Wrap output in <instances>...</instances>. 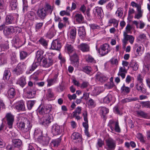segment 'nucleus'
<instances>
[{"label":"nucleus","mask_w":150,"mask_h":150,"mask_svg":"<svg viewBox=\"0 0 150 150\" xmlns=\"http://www.w3.org/2000/svg\"><path fill=\"white\" fill-rule=\"evenodd\" d=\"M22 121L19 122L18 127L24 133L29 132L32 127L31 122L27 118H23Z\"/></svg>","instance_id":"2"},{"label":"nucleus","mask_w":150,"mask_h":150,"mask_svg":"<svg viewBox=\"0 0 150 150\" xmlns=\"http://www.w3.org/2000/svg\"><path fill=\"white\" fill-rule=\"evenodd\" d=\"M16 66L22 73L26 67V65L24 62L19 63Z\"/></svg>","instance_id":"45"},{"label":"nucleus","mask_w":150,"mask_h":150,"mask_svg":"<svg viewBox=\"0 0 150 150\" xmlns=\"http://www.w3.org/2000/svg\"><path fill=\"white\" fill-rule=\"evenodd\" d=\"M77 48L83 52H88L90 50L88 45L86 43H82L79 45Z\"/></svg>","instance_id":"15"},{"label":"nucleus","mask_w":150,"mask_h":150,"mask_svg":"<svg viewBox=\"0 0 150 150\" xmlns=\"http://www.w3.org/2000/svg\"><path fill=\"white\" fill-rule=\"evenodd\" d=\"M47 55L49 56L47 58L45 57L43 58L40 62L42 66L45 67H48L52 65L54 63V61L52 59V56L49 55L48 54Z\"/></svg>","instance_id":"4"},{"label":"nucleus","mask_w":150,"mask_h":150,"mask_svg":"<svg viewBox=\"0 0 150 150\" xmlns=\"http://www.w3.org/2000/svg\"><path fill=\"white\" fill-rule=\"evenodd\" d=\"M50 140V138L47 136H39L38 138V141L45 146H47L49 144Z\"/></svg>","instance_id":"13"},{"label":"nucleus","mask_w":150,"mask_h":150,"mask_svg":"<svg viewBox=\"0 0 150 150\" xmlns=\"http://www.w3.org/2000/svg\"><path fill=\"white\" fill-rule=\"evenodd\" d=\"M36 102L35 100H29L27 102V105L28 110H31Z\"/></svg>","instance_id":"52"},{"label":"nucleus","mask_w":150,"mask_h":150,"mask_svg":"<svg viewBox=\"0 0 150 150\" xmlns=\"http://www.w3.org/2000/svg\"><path fill=\"white\" fill-rule=\"evenodd\" d=\"M101 115L104 117L109 112V109L104 107H101L99 108Z\"/></svg>","instance_id":"31"},{"label":"nucleus","mask_w":150,"mask_h":150,"mask_svg":"<svg viewBox=\"0 0 150 150\" xmlns=\"http://www.w3.org/2000/svg\"><path fill=\"white\" fill-rule=\"evenodd\" d=\"M61 140V139L59 138L58 139L53 140L51 143V145L54 147H57L60 144Z\"/></svg>","instance_id":"48"},{"label":"nucleus","mask_w":150,"mask_h":150,"mask_svg":"<svg viewBox=\"0 0 150 150\" xmlns=\"http://www.w3.org/2000/svg\"><path fill=\"white\" fill-rule=\"evenodd\" d=\"M137 114L138 116L142 117L143 118L150 119V115L143 111H137Z\"/></svg>","instance_id":"24"},{"label":"nucleus","mask_w":150,"mask_h":150,"mask_svg":"<svg viewBox=\"0 0 150 150\" xmlns=\"http://www.w3.org/2000/svg\"><path fill=\"white\" fill-rule=\"evenodd\" d=\"M96 77V79L101 83L105 82L108 79L105 75L99 72L97 73Z\"/></svg>","instance_id":"16"},{"label":"nucleus","mask_w":150,"mask_h":150,"mask_svg":"<svg viewBox=\"0 0 150 150\" xmlns=\"http://www.w3.org/2000/svg\"><path fill=\"white\" fill-rule=\"evenodd\" d=\"M108 150H112V140L111 138H109L106 140Z\"/></svg>","instance_id":"40"},{"label":"nucleus","mask_w":150,"mask_h":150,"mask_svg":"<svg viewBox=\"0 0 150 150\" xmlns=\"http://www.w3.org/2000/svg\"><path fill=\"white\" fill-rule=\"evenodd\" d=\"M128 69H126L124 67H120V68L119 72L118 75L121 76L122 79L125 78V74L127 73V70Z\"/></svg>","instance_id":"25"},{"label":"nucleus","mask_w":150,"mask_h":150,"mask_svg":"<svg viewBox=\"0 0 150 150\" xmlns=\"http://www.w3.org/2000/svg\"><path fill=\"white\" fill-rule=\"evenodd\" d=\"M138 100V99L136 97L134 98H131L130 97L126 98L122 100L121 102L123 103H127L135 101Z\"/></svg>","instance_id":"42"},{"label":"nucleus","mask_w":150,"mask_h":150,"mask_svg":"<svg viewBox=\"0 0 150 150\" xmlns=\"http://www.w3.org/2000/svg\"><path fill=\"white\" fill-rule=\"evenodd\" d=\"M95 11H94V13L95 15H97L98 16H100L103 13V11L101 7H98L95 8Z\"/></svg>","instance_id":"46"},{"label":"nucleus","mask_w":150,"mask_h":150,"mask_svg":"<svg viewBox=\"0 0 150 150\" xmlns=\"http://www.w3.org/2000/svg\"><path fill=\"white\" fill-rule=\"evenodd\" d=\"M76 30L75 28L71 29L69 31V36L72 41H74L76 37Z\"/></svg>","instance_id":"29"},{"label":"nucleus","mask_w":150,"mask_h":150,"mask_svg":"<svg viewBox=\"0 0 150 150\" xmlns=\"http://www.w3.org/2000/svg\"><path fill=\"white\" fill-rule=\"evenodd\" d=\"M61 47V44L57 40H55L52 42L51 46L52 49L59 50Z\"/></svg>","instance_id":"18"},{"label":"nucleus","mask_w":150,"mask_h":150,"mask_svg":"<svg viewBox=\"0 0 150 150\" xmlns=\"http://www.w3.org/2000/svg\"><path fill=\"white\" fill-rule=\"evenodd\" d=\"M114 129L115 131L117 133L121 132V129L119 125L118 121H117L115 122Z\"/></svg>","instance_id":"55"},{"label":"nucleus","mask_w":150,"mask_h":150,"mask_svg":"<svg viewBox=\"0 0 150 150\" xmlns=\"http://www.w3.org/2000/svg\"><path fill=\"white\" fill-rule=\"evenodd\" d=\"M6 7L3 0H0V12L4 11Z\"/></svg>","instance_id":"64"},{"label":"nucleus","mask_w":150,"mask_h":150,"mask_svg":"<svg viewBox=\"0 0 150 150\" xmlns=\"http://www.w3.org/2000/svg\"><path fill=\"white\" fill-rule=\"evenodd\" d=\"M143 84H141L136 83L135 85V87L136 89L138 91L142 92L143 93H145L146 92V91L143 90Z\"/></svg>","instance_id":"36"},{"label":"nucleus","mask_w":150,"mask_h":150,"mask_svg":"<svg viewBox=\"0 0 150 150\" xmlns=\"http://www.w3.org/2000/svg\"><path fill=\"white\" fill-rule=\"evenodd\" d=\"M6 123L10 128L12 127V125L14 121V116L11 113L6 114L5 117Z\"/></svg>","instance_id":"8"},{"label":"nucleus","mask_w":150,"mask_h":150,"mask_svg":"<svg viewBox=\"0 0 150 150\" xmlns=\"http://www.w3.org/2000/svg\"><path fill=\"white\" fill-rule=\"evenodd\" d=\"M137 13L135 14L134 17L135 18L139 19L142 17L143 12L141 11V6L137 7Z\"/></svg>","instance_id":"43"},{"label":"nucleus","mask_w":150,"mask_h":150,"mask_svg":"<svg viewBox=\"0 0 150 150\" xmlns=\"http://www.w3.org/2000/svg\"><path fill=\"white\" fill-rule=\"evenodd\" d=\"M40 124L45 126H48L51 122L50 116L49 115H43L42 117L40 119Z\"/></svg>","instance_id":"10"},{"label":"nucleus","mask_w":150,"mask_h":150,"mask_svg":"<svg viewBox=\"0 0 150 150\" xmlns=\"http://www.w3.org/2000/svg\"><path fill=\"white\" fill-rule=\"evenodd\" d=\"M16 84L19 85L21 87H23L26 84L25 77L22 76L20 77L17 81Z\"/></svg>","instance_id":"17"},{"label":"nucleus","mask_w":150,"mask_h":150,"mask_svg":"<svg viewBox=\"0 0 150 150\" xmlns=\"http://www.w3.org/2000/svg\"><path fill=\"white\" fill-rule=\"evenodd\" d=\"M20 58L21 59H24L27 56L28 53L27 52L24 51L20 52Z\"/></svg>","instance_id":"63"},{"label":"nucleus","mask_w":150,"mask_h":150,"mask_svg":"<svg viewBox=\"0 0 150 150\" xmlns=\"http://www.w3.org/2000/svg\"><path fill=\"white\" fill-rule=\"evenodd\" d=\"M46 96V98L49 100H50L51 98H54V95L51 89H49L47 90Z\"/></svg>","instance_id":"33"},{"label":"nucleus","mask_w":150,"mask_h":150,"mask_svg":"<svg viewBox=\"0 0 150 150\" xmlns=\"http://www.w3.org/2000/svg\"><path fill=\"white\" fill-rule=\"evenodd\" d=\"M18 28L15 26H6L3 31L4 34L7 37H9V35H12L14 33H16L17 32Z\"/></svg>","instance_id":"3"},{"label":"nucleus","mask_w":150,"mask_h":150,"mask_svg":"<svg viewBox=\"0 0 150 150\" xmlns=\"http://www.w3.org/2000/svg\"><path fill=\"white\" fill-rule=\"evenodd\" d=\"M10 71L8 70H5L4 71L3 78L5 80H8L10 76Z\"/></svg>","instance_id":"47"},{"label":"nucleus","mask_w":150,"mask_h":150,"mask_svg":"<svg viewBox=\"0 0 150 150\" xmlns=\"http://www.w3.org/2000/svg\"><path fill=\"white\" fill-rule=\"evenodd\" d=\"M44 52V51L41 50H39L37 51L36 57L38 62H40L43 58H44L43 57Z\"/></svg>","instance_id":"23"},{"label":"nucleus","mask_w":150,"mask_h":150,"mask_svg":"<svg viewBox=\"0 0 150 150\" xmlns=\"http://www.w3.org/2000/svg\"><path fill=\"white\" fill-rule=\"evenodd\" d=\"M120 90L122 93L128 94L130 92L131 89L130 87L126 86L125 84H124L121 87Z\"/></svg>","instance_id":"34"},{"label":"nucleus","mask_w":150,"mask_h":150,"mask_svg":"<svg viewBox=\"0 0 150 150\" xmlns=\"http://www.w3.org/2000/svg\"><path fill=\"white\" fill-rule=\"evenodd\" d=\"M56 31L54 27H52L49 30L47 34V36L49 38H51L54 37L55 35Z\"/></svg>","instance_id":"28"},{"label":"nucleus","mask_w":150,"mask_h":150,"mask_svg":"<svg viewBox=\"0 0 150 150\" xmlns=\"http://www.w3.org/2000/svg\"><path fill=\"white\" fill-rule=\"evenodd\" d=\"M23 93L25 95L26 97L28 98H33L35 94V92L33 91L31 88L29 87H27L24 89Z\"/></svg>","instance_id":"9"},{"label":"nucleus","mask_w":150,"mask_h":150,"mask_svg":"<svg viewBox=\"0 0 150 150\" xmlns=\"http://www.w3.org/2000/svg\"><path fill=\"white\" fill-rule=\"evenodd\" d=\"M14 17L11 15L6 16L5 22V23L8 25L14 23Z\"/></svg>","instance_id":"21"},{"label":"nucleus","mask_w":150,"mask_h":150,"mask_svg":"<svg viewBox=\"0 0 150 150\" xmlns=\"http://www.w3.org/2000/svg\"><path fill=\"white\" fill-rule=\"evenodd\" d=\"M74 19L77 22L81 23H82L84 20V17L81 13H76L74 16Z\"/></svg>","instance_id":"22"},{"label":"nucleus","mask_w":150,"mask_h":150,"mask_svg":"<svg viewBox=\"0 0 150 150\" xmlns=\"http://www.w3.org/2000/svg\"><path fill=\"white\" fill-rule=\"evenodd\" d=\"M39 62H34L31 66V68L30 69L29 73L33 71L38 66L39 64Z\"/></svg>","instance_id":"53"},{"label":"nucleus","mask_w":150,"mask_h":150,"mask_svg":"<svg viewBox=\"0 0 150 150\" xmlns=\"http://www.w3.org/2000/svg\"><path fill=\"white\" fill-rule=\"evenodd\" d=\"M71 60L72 64L74 63L76 64H78L79 59L76 53H74L70 58Z\"/></svg>","instance_id":"38"},{"label":"nucleus","mask_w":150,"mask_h":150,"mask_svg":"<svg viewBox=\"0 0 150 150\" xmlns=\"http://www.w3.org/2000/svg\"><path fill=\"white\" fill-rule=\"evenodd\" d=\"M71 138L74 141H77L79 139H80L81 137L79 133L77 132H74L72 134L71 136Z\"/></svg>","instance_id":"44"},{"label":"nucleus","mask_w":150,"mask_h":150,"mask_svg":"<svg viewBox=\"0 0 150 150\" xmlns=\"http://www.w3.org/2000/svg\"><path fill=\"white\" fill-rule=\"evenodd\" d=\"M40 43L45 48H46L48 45V42L46 40L42 38H41L38 40Z\"/></svg>","instance_id":"54"},{"label":"nucleus","mask_w":150,"mask_h":150,"mask_svg":"<svg viewBox=\"0 0 150 150\" xmlns=\"http://www.w3.org/2000/svg\"><path fill=\"white\" fill-rule=\"evenodd\" d=\"M43 22H42L36 23L35 25L36 31L38 32L40 30L43 26Z\"/></svg>","instance_id":"49"},{"label":"nucleus","mask_w":150,"mask_h":150,"mask_svg":"<svg viewBox=\"0 0 150 150\" xmlns=\"http://www.w3.org/2000/svg\"><path fill=\"white\" fill-rule=\"evenodd\" d=\"M83 119L85 121V122H83V125L85 129H88V120L87 118V112L86 111H85L83 113Z\"/></svg>","instance_id":"20"},{"label":"nucleus","mask_w":150,"mask_h":150,"mask_svg":"<svg viewBox=\"0 0 150 150\" xmlns=\"http://www.w3.org/2000/svg\"><path fill=\"white\" fill-rule=\"evenodd\" d=\"M7 63V57L6 54L2 53L0 54V65H2Z\"/></svg>","instance_id":"27"},{"label":"nucleus","mask_w":150,"mask_h":150,"mask_svg":"<svg viewBox=\"0 0 150 150\" xmlns=\"http://www.w3.org/2000/svg\"><path fill=\"white\" fill-rule=\"evenodd\" d=\"M11 6L13 10L16 9L18 6L17 0H12L11 4Z\"/></svg>","instance_id":"62"},{"label":"nucleus","mask_w":150,"mask_h":150,"mask_svg":"<svg viewBox=\"0 0 150 150\" xmlns=\"http://www.w3.org/2000/svg\"><path fill=\"white\" fill-rule=\"evenodd\" d=\"M62 129L61 127L57 124L53 125L52 127L51 132L54 135H58L61 133Z\"/></svg>","instance_id":"11"},{"label":"nucleus","mask_w":150,"mask_h":150,"mask_svg":"<svg viewBox=\"0 0 150 150\" xmlns=\"http://www.w3.org/2000/svg\"><path fill=\"white\" fill-rule=\"evenodd\" d=\"M7 95L8 98H13L16 95L14 89L13 88H11L8 91Z\"/></svg>","instance_id":"35"},{"label":"nucleus","mask_w":150,"mask_h":150,"mask_svg":"<svg viewBox=\"0 0 150 150\" xmlns=\"http://www.w3.org/2000/svg\"><path fill=\"white\" fill-rule=\"evenodd\" d=\"M15 107L16 109L19 111H24L25 110V103L23 100L17 102Z\"/></svg>","instance_id":"14"},{"label":"nucleus","mask_w":150,"mask_h":150,"mask_svg":"<svg viewBox=\"0 0 150 150\" xmlns=\"http://www.w3.org/2000/svg\"><path fill=\"white\" fill-rule=\"evenodd\" d=\"M65 50L68 54H70L74 51V49L71 45L67 43L65 47Z\"/></svg>","instance_id":"26"},{"label":"nucleus","mask_w":150,"mask_h":150,"mask_svg":"<svg viewBox=\"0 0 150 150\" xmlns=\"http://www.w3.org/2000/svg\"><path fill=\"white\" fill-rule=\"evenodd\" d=\"M141 48V46H138V45H135V47L134 48V51H136L137 53L136 54L140 55L142 54Z\"/></svg>","instance_id":"56"},{"label":"nucleus","mask_w":150,"mask_h":150,"mask_svg":"<svg viewBox=\"0 0 150 150\" xmlns=\"http://www.w3.org/2000/svg\"><path fill=\"white\" fill-rule=\"evenodd\" d=\"M111 92L109 93L108 95L105 97L103 100V102L104 103H108L112 100V95Z\"/></svg>","instance_id":"39"},{"label":"nucleus","mask_w":150,"mask_h":150,"mask_svg":"<svg viewBox=\"0 0 150 150\" xmlns=\"http://www.w3.org/2000/svg\"><path fill=\"white\" fill-rule=\"evenodd\" d=\"M12 72L13 74L16 76L19 75L23 73L17 66L12 70Z\"/></svg>","instance_id":"51"},{"label":"nucleus","mask_w":150,"mask_h":150,"mask_svg":"<svg viewBox=\"0 0 150 150\" xmlns=\"http://www.w3.org/2000/svg\"><path fill=\"white\" fill-rule=\"evenodd\" d=\"M144 64H150V54L149 53H146L144 57Z\"/></svg>","instance_id":"60"},{"label":"nucleus","mask_w":150,"mask_h":150,"mask_svg":"<svg viewBox=\"0 0 150 150\" xmlns=\"http://www.w3.org/2000/svg\"><path fill=\"white\" fill-rule=\"evenodd\" d=\"M53 109L52 106L50 104L45 105L44 106L38 109V113L40 115H47V113L52 112Z\"/></svg>","instance_id":"5"},{"label":"nucleus","mask_w":150,"mask_h":150,"mask_svg":"<svg viewBox=\"0 0 150 150\" xmlns=\"http://www.w3.org/2000/svg\"><path fill=\"white\" fill-rule=\"evenodd\" d=\"M92 70L91 67L89 66H85L83 68V71L88 74H91Z\"/></svg>","instance_id":"50"},{"label":"nucleus","mask_w":150,"mask_h":150,"mask_svg":"<svg viewBox=\"0 0 150 150\" xmlns=\"http://www.w3.org/2000/svg\"><path fill=\"white\" fill-rule=\"evenodd\" d=\"M140 104L142 108H150V101H142L140 103Z\"/></svg>","instance_id":"58"},{"label":"nucleus","mask_w":150,"mask_h":150,"mask_svg":"<svg viewBox=\"0 0 150 150\" xmlns=\"http://www.w3.org/2000/svg\"><path fill=\"white\" fill-rule=\"evenodd\" d=\"M14 44L20 47L25 44L26 40L25 38H20L17 36H16L14 39Z\"/></svg>","instance_id":"12"},{"label":"nucleus","mask_w":150,"mask_h":150,"mask_svg":"<svg viewBox=\"0 0 150 150\" xmlns=\"http://www.w3.org/2000/svg\"><path fill=\"white\" fill-rule=\"evenodd\" d=\"M124 38L122 40L123 42V49H125L126 45L127 43V41H129L131 44H132L134 40V38L131 35H127V33L125 32L123 33Z\"/></svg>","instance_id":"6"},{"label":"nucleus","mask_w":150,"mask_h":150,"mask_svg":"<svg viewBox=\"0 0 150 150\" xmlns=\"http://www.w3.org/2000/svg\"><path fill=\"white\" fill-rule=\"evenodd\" d=\"M96 47L98 52L102 56H104L108 54L110 50L109 45L106 43L100 46V49H98L97 46Z\"/></svg>","instance_id":"7"},{"label":"nucleus","mask_w":150,"mask_h":150,"mask_svg":"<svg viewBox=\"0 0 150 150\" xmlns=\"http://www.w3.org/2000/svg\"><path fill=\"white\" fill-rule=\"evenodd\" d=\"M139 67V65L136 61L132 60L130 63L129 66L128 67L127 69H128L130 67L133 70L137 71Z\"/></svg>","instance_id":"19"},{"label":"nucleus","mask_w":150,"mask_h":150,"mask_svg":"<svg viewBox=\"0 0 150 150\" xmlns=\"http://www.w3.org/2000/svg\"><path fill=\"white\" fill-rule=\"evenodd\" d=\"M26 15L28 19L32 21H34L35 18L36 17L35 13L34 12L32 11L27 13Z\"/></svg>","instance_id":"37"},{"label":"nucleus","mask_w":150,"mask_h":150,"mask_svg":"<svg viewBox=\"0 0 150 150\" xmlns=\"http://www.w3.org/2000/svg\"><path fill=\"white\" fill-rule=\"evenodd\" d=\"M104 90V89L103 87H100L94 89L93 90L92 92L94 95L96 96L102 92Z\"/></svg>","instance_id":"32"},{"label":"nucleus","mask_w":150,"mask_h":150,"mask_svg":"<svg viewBox=\"0 0 150 150\" xmlns=\"http://www.w3.org/2000/svg\"><path fill=\"white\" fill-rule=\"evenodd\" d=\"M53 10V6L46 3L44 7L38 10L37 14L39 18L41 20L43 21L47 15L52 13Z\"/></svg>","instance_id":"1"},{"label":"nucleus","mask_w":150,"mask_h":150,"mask_svg":"<svg viewBox=\"0 0 150 150\" xmlns=\"http://www.w3.org/2000/svg\"><path fill=\"white\" fill-rule=\"evenodd\" d=\"M78 34L79 37L82 39L84 38L86 35L84 27H80L78 30Z\"/></svg>","instance_id":"30"},{"label":"nucleus","mask_w":150,"mask_h":150,"mask_svg":"<svg viewBox=\"0 0 150 150\" xmlns=\"http://www.w3.org/2000/svg\"><path fill=\"white\" fill-rule=\"evenodd\" d=\"M123 9L122 8H119L116 12L115 14L116 16L119 17H121L123 13Z\"/></svg>","instance_id":"59"},{"label":"nucleus","mask_w":150,"mask_h":150,"mask_svg":"<svg viewBox=\"0 0 150 150\" xmlns=\"http://www.w3.org/2000/svg\"><path fill=\"white\" fill-rule=\"evenodd\" d=\"M104 144L103 141L100 139H98L96 146L97 148L98 149L99 148L102 147Z\"/></svg>","instance_id":"57"},{"label":"nucleus","mask_w":150,"mask_h":150,"mask_svg":"<svg viewBox=\"0 0 150 150\" xmlns=\"http://www.w3.org/2000/svg\"><path fill=\"white\" fill-rule=\"evenodd\" d=\"M13 145L14 147H19L22 145V142L19 139H14L12 140Z\"/></svg>","instance_id":"41"},{"label":"nucleus","mask_w":150,"mask_h":150,"mask_svg":"<svg viewBox=\"0 0 150 150\" xmlns=\"http://www.w3.org/2000/svg\"><path fill=\"white\" fill-rule=\"evenodd\" d=\"M47 86H51L57 82L52 78L47 79Z\"/></svg>","instance_id":"61"}]
</instances>
